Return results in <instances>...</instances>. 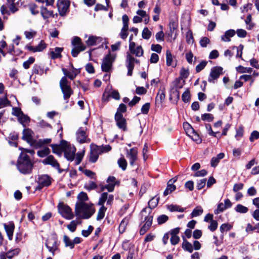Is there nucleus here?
<instances>
[{"label": "nucleus", "instance_id": "f257e3e1", "mask_svg": "<svg viewBox=\"0 0 259 259\" xmlns=\"http://www.w3.org/2000/svg\"><path fill=\"white\" fill-rule=\"evenodd\" d=\"M95 212V209L92 204H88L84 202H77L75 204V215L79 219H88Z\"/></svg>", "mask_w": 259, "mask_h": 259}, {"label": "nucleus", "instance_id": "f03ea898", "mask_svg": "<svg viewBox=\"0 0 259 259\" xmlns=\"http://www.w3.org/2000/svg\"><path fill=\"white\" fill-rule=\"evenodd\" d=\"M17 166L21 173L29 174L32 172L33 164L26 153L21 152L18 157Z\"/></svg>", "mask_w": 259, "mask_h": 259}, {"label": "nucleus", "instance_id": "7ed1b4c3", "mask_svg": "<svg viewBox=\"0 0 259 259\" xmlns=\"http://www.w3.org/2000/svg\"><path fill=\"white\" fill-rule=\"evenodd\" d=\"M60 87L63 94V99L68 103L70 96L73 94V91L72 90L69 82L68 81L66 76L62 77L60 81Z\"/></svg>", "mask_w": 259, "mask_h": 259}, {"label": "nucleus", "instance_id": "20e7f679", "mask_svg": "<svg viewBox=\"0 0 259 259\" xmlns=\"http://www.w3.org/2000/svg\"><path fill=\"white\" fill-rule=\"evenodd\" d=\"M60 241L56 236H52L46 240L45 245L49 252L54 256L56 253H60Z\"/></svg>", "mask_w": 259, "mask_h": 259}, {"label": "nucleus", "instance_id": "39448f33", "mask_svg": "<svg viewBox=\"0 0 259 259\" xmlns=\"http://www.w3.org/2000/svg\"><path fill=\"white\" fill-rule=\"evenodd\" d=\"M57 208L59 213L62 217L67 220H71L74 218V214L71 208L63 202H59Z\"/></svg>", "mask_w": 259, "mask_h": 259}, {"label": "nucleus", "instance_id": "423d86ee", "mask_svg": "<svg viewBox=\"0 0 259 259\" xmlns=\"http://www.w3.org/2000/svg\"><path fill=\"white\" fill-rule=\"evenodd\" d=\"M114 59L115 57L113 55H111L110 52L106 55L103 59L101 65L102 70L103 72H109L111 69Z\"/></svg>", "mask_w": 259, "mask_h": 259}, {"label": "nucleus", "instance_id": "0eeeda50", "mask_svg": "<svg viewBox=\"0 0 259 259\" xmlns=\"http://www.w3.org/2000/svg\"><path fill=\"white\" fill-rule=\"evenodd\" d=\"M223 68L220 66L213 67L211 69L209 76L208 78V82L214 83L221 74L223 73Z\"/></svg>", "mask_w": 259, "mask_h": 259}, {"label": "nucleus", "instance_id": "6e6552de", "mask_svg": "<svg viewBox=\"0 0 259 259\" xmlns=\"http://www.w3.org/2000/svg\"><path fill=\"white\" fill-rule=\"evenodd\" d=\"M70 1L68 0H58L57 7L59 14L61 16H64L68 12L70 6Z\"/></svg>", "mask_w": 259, "mask_h": 259}, {"label": "nucleus", "instance_id": "1a4fd4ad", "mask_svg": "<svg viewBox=\"0 0 259 259\" xmlns=\"http://www.w3.org/2000/svg\"><path fill=\"white\" fill-rule=\"evenodd\" d=\"M159 197L155 196L151 198L148 202V207H146L142 209L141 213L142 215H145L144 213H146L148 211V213L150 214L152 209L156 207L158 203L159 200Z\"/></svg>", "mask_w": 259, "mask_h": 259}, {"label": "nucleus", "instance_id": "9d476101", "mask_svg": "<svg viewBox=\"0 0 259 259\" xmlns=\"http://www.w3.org/2000/svg\"><path fill=\"white\" fill-rule=\"evenodd\" d=\"M116 179H107L106 184L103 185L102 183L99 184L101 191H104L105 189H107L108 192H113L114 190L115 186L116 184H119L118 181H115Z\"/></svg>", "mask_w": 259, "mask_h": 259}, {"label": "nucleus", "instance_id": "9b49d317", "mask_svg": "<svg viewBox=\"0 0 259 259\" xmlns=\"http://www.w3.org/2000/svg\"><path fill=\"white\" fill-rule=\"evenodd\" d=\"M76 149L74 147H72L71 145L67 142V144L64 149V156L69 161H73L74 159Z\"/></svg>", "mask_w": 259, "mask_h": 259}, {"label": "nucleus", "instance_id": "f8f14e48", "mask_svg": "<svg viewBox=\"0 0 259 259\" xmlns=\"http://www.w3.org/2000/svg\"><path fill=\"white\" fill-rule=\"evenodd\" d=\"M126 157L129 159L130 165L134 166L137 165L136 161L138 159V150L136 148H132L129 151H127Z\"/></svg>", "mask_w": 259, "mask_h": 259}, {"label": "nucleus", "instance_id": "ddd939ff", "mask_svg": "<svg viewBox=\"0 0 259 259\" xmlns=\"http://www.w3.org/2000/svg\"><path fill=\"white\" fill-rule=\"evenodd\" d=\"M114 118L118 127L124 132L127 131V123L123 115H119L118 114L115 115Z\"/></svg>", "mask_w": 259, "mask_h": 259}, {"label": "nucleus", "instance_id": "4468645a", "mask_svg": "<svg viewBox=\"0 0 259 259\" xmlns=\"http://www.w3.org/2000/svg\"><path fill=\"white\" fill-rule=\"evenodd\" d=\"M87 128L86 127H80L79 128L76 132V139L77 141L81 144L87 143L88 141L87 140V136L86 134V131Z\"/></svg>", "mask_w": 259, "mask_h": 259}, {"label": "nucleus", "instance_id": "2eb2a0df", "mask_svg": "<svg viewBox=\"0 0 259 259\" xmlns=\"http://www.w3.org/2000/svg\"><path fill=\"white\" fill-rule=\"evenodd\" d=\"M66 144L67 141L62 140L61 141L60 145H51V146L52 148L53 152L59 155H61L62 153L64 152V149H65Z\"/></svg>", "mask_w": 259, "mask_h": 259}, {"label": "nucleus", "instance_id": "dca6fc26", "mask_svg": "<svg viewBox=\"0 0 259 259\" xmlns=\"http://www.w3.org/2000/svg\"><path fill=\"white\" fill-rule=\"evenodd\" d=\"M99 154H101L99 150L97 148V145L92 144L91 145L89 161L91 162L95 163L97 161Z\"/></svg>", "mask_w": 259, "mask_h": 259}, {"label": "nucleus", "instance_id": "f3484780", "mask_svg": "<svg viewBox=\"0 0 259 259\" xmlns=\"http://www.w3.org/2000/svg\"><path fill=\"white\" fill-rule=\"evenodd\" d=\"M42 162L45 165H51L52 167L60 170V165L53 155H49L42 160Z\"/></svg>", "mask_w": 259, "mask_h": 259}, {"label": "nucleus", "instance_id": "a211bd4d", "mask_svg": "<svg viewBox=\"0 0 259 259\" xmlns=\"http://www.w3.org/2000/svg\"><path fill=\"white\" fill-rule=\"evenodd\" d=\"M37 186L35 188V191H40L44 187H48L52 184L51 179H38Z\"/></svg>", "mask_w": 259, "mask_h": 259}, {"label": "nucleus", "instance_id": "6ab92c4d", "mask_svg": "<svg viewBox=\"0 0 259 259\" xmlns=\"http://www.w3.org/2000/svg\"><path fill=\"white\" fill-rule=\"evenodd\" d=\"M63 50V48L56 47L54 50L52 49H50V55L52 59L54 60L60 58L62 57L61 53Z\"/></svg>", "mask_w": 259, "mask_h": 259}, {"label": "nucleus", "instance_id": "aec40b11", "mask_svg": "<svg viewBox=\"0 0 259 259\" xmlns=\"http://www.w3.org/2000/svg\"><path fill=\"white\" fill-rule=\"evenodd\" d=\"M4 228L9 239L10 240H12L13 239V232L15 229L14 224L13 222L10 223L8 225L5 224Z\"/></svg>", "mask_w": 259, "mask_h": 259}, {"label": "nucleus", "instance_id": "412c9836", "mask_svg": "<svg viewBox=\"0 0 259 259\" xmlns=\"http://www.w3.org/2000/svg\"><path fill=\"white\" fill-rule=\"evenodd\" d=\"M33 131L29 128H25L23 131L22 139L27 141L28 143H31L33 140L32 135Z\"/></svg>", "mask_w": 259, "mask_h": 259}, {"label": "nucleus", "instance_id": "4be33fe9", "mask_svg": "<svg viewBox=\"0 0 259 259\" xmlns=\"http://www.w3.org/2000/svg\"><path fill=\"white\" fill-rule=\"evenodd\" d=\"M185 83V81L181 78L178 77L172 82L173 88L172 90H177L182 89Z\"/></svg>", "mask_w": 259, "mask_h": 259}, {"label": "nucleus", "instance_id": "5701e85b", "mask_svg": "<svg viewBox=\"0 0 259 259\" xmlns=\"http://www.w3.org/2000/svg\"><path fill=\"white\" fill-rule=\"evenodd\" d=\"M183 242L182 244V248L190 253H192L193 251V246L192 244L187 241L185 236H183Z\"/></svg>", "mask_w": 259, "mask_h": 259}, {"label": "nucleus", "instance_id": "b1692460", "mask_svg": "<svg viewBox=\"0 0 259 259\" xmlns=\"http://www.w3.org/2000/svg\"><path fill=\"white\" fill-rule=\"evenodd\" d=\"M235 31L234 29H229L226 31L225 34L222 36L221 39L224 41H230V37L234 36L235 34Z\"/></svg>", "mask_w": 259, "mask_h": 259}, {"label": "nucleus", "instance_id": "393cba45", "mask_svg": "<svg viewBox=\"0 0 259 259\" xmlns=\"http://www.w3.org/2000/svg\"><path fill=\"white\" fill-rule=\"evenodd\" d=\"M40 14L44 19H47L50 17H54L53 11H49L44 7H41Z\"/></svg>", "mask_w": 259, "mask_h": 259}, {"label": "nucleus", "instance_id": "a878e982", "mask_svg": "<svg viewBox=\"0 0 259 259\" xmlns=\"http://www.w3.org/2000/svg\"><path fill=\"white\" fill-rule=\"evenodd\" d=\"M44 73V68L38 64H34L32 69V75L35 74L39 75H42Z\"/></svg>", "mask_w": 259, "mask_h": 259}, {"label": "nucleus", "instance_id": "bb28decb", "mask_svg": "<svg viewBox=\"0 0 259 259\" xmlns=\"http://www.w3.org/2000/svg\"><path fill=\"white\" fill-rule=\"evenodd\" d=\"M86 47L84 45L74 47L71 50V55L73 57H76L80 52L85 50Z\"/></svg>", "mask_w": 259, "mask_h": 259}, {"label": "nucleus", "instance_id": "cd10ccee", "mask_svg": "<svg viewBox=\"0 0 259 259\" xmlns=\"http://www.w3.org/2000/svg\"><path fill=\"white\" fill-rule=\"evenodd\" d=\"M101 41V38L95 36H90L86 41V44L89 46H95L97 42Z\"/></svg>", "mask_w": 259, "mask_h": 259}, {"label": "nucleus", "instance_id": "c85d7f7f", "mask_svg": "<svg viewBox=\"0 0 259 259\" xmlns=\"http://www.w3.org/2000/svg\"><path fill=\"white\" fill-rule=\"evenodd\" d=\"M165 97V94L164 89L163 90L160 89L156 97V102L159 104H161L164 100Z\"/></svg>", "mask_w": 259, "mask_h": 259}, {"label": "nucleus", "instance_id": "c756f323", "mask_svg": "<svg viewBox=\"0 0 259 259\" xmlns=\"http://www.w3.org/2000/svg\"><path fill=\"white\" fill-rule=\"evenodd\" d=\"M135 58L130 54H127L126 59V66L127 68H134Z\"/></svg>", "mask_w": 259, "mask_h": 259}, {"label": "nucleus", "instance_id": "7c9ffc66", "mask_svg": "<svg viewBox=\"0 0 259 259\" xmlns=\"http://www.w3.org/2000/svg\"><path fill=\"white\" fill-rule=\"evenodd\" d=\"M20 249L19 248H15L9 250L8 252H5L6 257L9 259H12L14 256L17 255L20 252Z\"/></svg>", "mask_w": 259, "mask_h": 259}, {"label": "nucleus", "instance_id": "2f4dec72", "mask_svg": "<svg viewBox=\"0 0 259 259\" xmlns=\"http://www.w3.org/2000/svg\"><path fill=\"white\" fill-rule=\"evenodd\" d=\"M128 223V219L127 218H124L121 223H120L119 226V231L120 233H123L124 232L126 229V227Z\"/></svg>", "mask_w": 259, "mask_h": 259}, {"label": "nucleus", "instance_id": "473e14b6", "mask_svg": "<svg viewBox=\"0 0 259 259\" xmlns=\"http://www.w3.org/2000/svg\"><path fill=\"white\" fill-rule=\"evenodd\" d=\"M257 230V232L259 233V223L254 226H252L250 223L247 224L245 231L248 233H251L253 231Z\"/></svg>", "mask_w": 259, "mask_h": 259}, {"label": "nucleus", "instance_id": "72a5a7b5", "mask_svg": "<svg viewBox=\"0 0 259 259\" xmlns=\"http://www.w3.org/2000/svg\"><path fill=\"white\" fill-rule=\"evenodd\" d=\"M62 70L65 75V76H67L71 80L74 79L76 76L80 72V71H77L76 73H73L72 72H69L66 68H62Z\"/></svg>", "mask_w": 259, "mask_h": 259}, {"label": "nucleus", "instance_id": "f704fd0d", "mask_svg": "<svg viewBox=\"0 0 259 259\" xmlns=\"http://www.w3.org/2000/svg\"><path fill=\"white\" fill-rule=\"evenodd\" d=\"M98 185L95 182L91 181L86 183L84 185V188L89 191L96 189Z\"/></svg>", "mask_w": 259, "mask_h": 259}, {"label": "nucleus", "instance_id": "c9c22d12", "mask_svg": "<svg viewBox=\"0 0 259 259\" xmlns=\"http://www.w3.org/2000/svg\"><path fill=\"white\" fill-rule=\"evenodd\" d=\"M18 121L23 125L25 126V123H27L30 121V118L23 112L18 117Z\"/></svg>", "mask_w": 259, "mask_h": 259}, {"label": "nucleus", "instance_id": "e433bc0d", "mask_svg": "<svg viewBox=\"0 0 259 259\" xmlns=\"http://www.w3.org/2000/svg\"><path fill=\"white\" fill-rule=\"evenodd\" d=\"M11 106V102L8 99L6 96L4 98H0V109L7 106Z\"/></svg>", "mask_w": 259, "mask_h": 259}, {"label": "nucleus", "instance_id": "4c0bfd02", "mask_svg": "<svg viewBox=\"0 0 259 259\" xmlns=\"http://www.w3.org/2000/svg\"><path fill=\"white\" fill-rule=\"evenodd\" d=\"M106 210L107 208L105 206H101L98 211L97 216V220L98 221L101 220L104 218Z\"/></svg>", "mask_w": 259, "mask_h": 259}, {"label": "nucleus", "instance_id": "58836bf2", "mask_svg": "<svg viewBox=\"0 0 259 259\" xmlns=\"http://www.w3.org/2000/svg\"><path fill=\"white\" fill-rule=\"evenodd\" d=\"M63 241L66 247H69L71 249L74 247L73 240H71L69 237L66 235L63 237Z\"/></svg>", "mask_w": 259, "mask_h": 259}, {"label": "nucleus", "instance_id": "ea45409f", "mask_svg": "<svg viewBox=\"0 0 259 259\" xmlns=\"http://www.w3.org/2000/svg\"><path fill=\"white\" fill-rule=\"evenodd\" d=\"M235 210L241 213H245L248 211V208L242 204H238L235 207Z\"/></svg>", "mask_w": 259, "mask_h": 259}, {"label": "nucleus", "instance_id": "a19ab883", "mask_svg": "<svg viewBox=\"0 0 259 259\" xmlns=\"http://www.w3.org/2000/svg\"><path fill=\"white\" fill-rule=\"evenodd\" d=\"M108 196L107 192H103L101 194L98 204L100 206H104V203L107 201Z\"/></svg>", "mask_w": 259, "mask_h": 259}, {"label": "nucleus", "instance_id": "79ce46f5", "mask_svg": "<svg viewBox=\"0 0 259 259\" xmlns=\"http://www.w3.org/2000/svg\"><path fill=\"white\" fill-rule=\"evenodd\" d=\"M167 209L171 212L178 211L183 212L184 211V208L177 205L171 204L167 206Z\"/></svg>", "mask_w": 259, "mask_h": 259}, {"label": "nucleus", "instance_id": "37998d69", "mask_svg": "<svg viewBox=\"0 0 259 259\" xmlns=\"http://www.w3.org/2000/svg\"><path fill=\"white\" fill-rule=\"evenodd\" d=\"M203 213V209L201 207H197L194 208L191 213V218L196 217L201 215Z\"/></svg>", "mask_w": 259, "mask_h": 259}, {"label": "nucleus", "instance_id": "c03bdc74", "mask_svg": "<svg viewBox=\"0 0 259 259\" xmlns=\"http://www.w3.org/2000/svg\"><path fill=\"white\" fill-rule=\"evenodd\" d=\"M97 148L99 150L100 154L104 152H108L110 151L112 149L111 146L109 145H106L105 146L102 145V146H97Z\"/></svg>", "mask_w": 259, "mask_h": 259}, {"label": "nucleus", "instance_id": "a18cd8bd", "mask_svg": "<svg viewBox=\"0 0 259 259\" xmlns=\"http://www.w3.org/2000/svg\"><path fill=\"white\" fill-rule=\"evenodd\" d=\"M133 54L135 55L137 57H141L143 55V50L141 46H138L134 50L131 52Z\"/></svg>", "mask_w": 259, "mask_h": 259}, {"label": "nucleus", "instance_id": "49530a36", "mask_svg": "<svg viewBox=\"0 0 259 259\" xmlns=\"http://www.w3.org/2000/svg\"><path fill=\"white\" fill-rule=\"evenodd\" d=\"M50 153V150L49 148L46 147L42 150H38L37 152L38 156L40 157H44Z\"/></svg>", "mask_w": 259, "mask_h": 259}, {"label": "nucleus", "instance_id": "de8ad7c7", "mask_svg": "<svg viewBox=\"0 0 259 259\" xmlns=\"http://www.w3.org/2000/svg\"><path fill=\"white\" fill-rule=\"evenodd\" d=\"M119 166L123 170H125L127 166V162L123 157H120L117 161Z\"/></svg>", "mask_w": 259, "mask_h": 259}, {"label": "nucleus", "instance_id": "09e8293b", "mask_svg": "<svg viewBox=\"0 0 259 259\" xmlns=\"http://www.w3.org/2000/svg\"><path fill=\"white\" fill-rule=\"evenodd\" d=\"M168 220V217L165 214H161L157 217V221L158 225H162Z\"/></svg>", "mask_w": 259, "mask_h": 259}, {"label": "nucleus", "instance_id": "8fccbe9b", "mask_svg": "<svg viewBox=\"0 0 259 259\" xmlns=\"http://www.w3.org/2000/svg\"><path fill=\"white\" fill-rule=\"evenodd\" d=\"M35 61V58L33 57H30L28 60L25 61L23 63V67L27 69L30 67V65L32 64Z\"/></svg>", "mask_w": 259, "mask_h": 259}, {"label": "nucleus", "instance_id": "3c124183", "mask_svg": "<svg viewBox=\"0 0 259 259\" xmlns=\"http://www.w3.org/2000/svg\"><path fill=\"white\" fill-rule=\"evenodd\" d=\"M151 32L147 27H145L143 30L142 36L144 39H149L151 36Z\"/></svg>", "mask_w": 259, "mask_h": 259}, {"label": "nucleus", "instance_id": "603ef678", "mask_svg": "<svg viewBox=\"0 0 259 259\" xmlns=\"http://www.w3.org/2000/svg\"><path fill=\"white\" fill-rule=\"evenodd\" d=\"M237 71L241 73H251L252 71L251 68L244 67L243 66L240 65L236 68Z\"/></svg>", "mask_w": 259, "mask_h": 259}, {"label": "nucleus", "instance_id": "864d4df0", "mask_svg": "<svg viewBox=\"0 0 259 259\" xmlns=\"http://www.w3.org/2000/svg\"><path fill=\"white\" fill-rule=\"evenodd\" d=\"M150 186L151 184L149 182H146L144 183V184L141 186L140 191V194L143 195L144 193H146L147 190L150 188Z\"/></svg>", "mask_w": 259, "mask_h": 259}, {"label": "nucleus", "instance_id": "5fc2aeb1", "mask_svg": "<svg viewBox=\"0 0 259 259\" xmlns=\"http://www.w3.org/2000/svg\"><path fill=\"white\" fill-rule=\"evenodd\" d=\"M173 179H170L167 183V186L166 188L171 193L176 190V186L173 184V183H175L177 181V179H174L173 181H172Z\"/></svg>", "mask_w": 259, "mask_h": 259}, {"label": "nucleus", "instance_id": "6e6d98bb", "mask_svg": "<svg viewBox=\"0 0 259 259\" xmlns=\"http://www.w3.org/2000/svg\"><path fill=\"white\" fill-rule=\"evenodd\" d=\"M77 199L79 202H84L89 200V197L85 192H81L77 196Z\"/></svg>", "mask_w": 259, "mask_h": 259}, {"label": "nucleus", "instance_id": "4d7b16f0", "mask_svg": "<svg viewBox=\"0 0 259 259\" xmlns=\"http://www.w3.org/2000/svg\"><path fill=\"white\" fill-rule=\"evenodd\" d=\"M127 110V107L126 105L123 103H121L119 105L118 108H117V112L115 115L119 114L122 115V113L126 112Z\"/></svg>", "mask_w": 259, "mask_h": 259}, {"label": "nucleus", "instance_id": "13d9d810", "mask_svg": "<svg viewBox=\"0 0 259 259\" xmlns=\"http://www.w3.org/2000/svg\"><path fill=\"white\" fill-rule=\"evenodd\" d=\"M182 99L185 103L189 102L190 99V92L189 90H186L183 93L182 96Z\"/></svg>", "mask_w": 259, "mask_h": 259}, {"label": "nucleus", "instance_id": "bf43d9fd", "mask_svg": "<svg viewBox=\"0 0 259 259\" xmlns=\"http://www.w3.org/2000/svg\"><path fill=\"white\" fill-rule=\"evenodd\" d=\"M201 119L203 121L211 122L213 120L214 117L211 114L204 113L201 115Z\"/></svg>", "mask_w": 259, "mask_h": 259}, {"label": "nucleus", "instance_id": "052dcab7", "mask_svg": "<svg viewBox=\"0 0 259 259\" xmlns=\"http://www.w3.org/2000/svg\"><path fill=\"white\" fill-rule=\"evenodd\" d=\"M166 65L168 66L172 65V54L169 50H167L166 52Z\"/></svg>", "mask_w": 259, "mask_h": 259}, {"label": "nucleus", "instance_id": "680f3d73", "mask_svg": "<svg viewBox=\"0 0 259 259\" xmlns=\"http://www.w3.org/2000/svg\"><path fill=\"white\" fill-rule=\"evenodd\" d=\"M232 227V226L228 223L223 224L220 226V231L222 233H223L225 231H228L230 230Z\"/></svg>", "mask_w": 259, "mask_h": 259}, {"label": "nucleus", "instance_id": "e2e57ef3", "mask_svg": "<svg viewBox=\"0 0 259 259\" xmlns=\"http://www.w3.org/2000/svg\"><path fill=\"white\" fill-rule=\"evenodd\" d=\"M207 64V62L206 61H201L198 65L196 67V72L197 73L200 72L202 70Z\"/></svg>", "mask_w": 259, "mask_h": 259}, {"label": "nucleus", "instance_id": "0e129e2a", "mask_svg": "<svg viewBox=\"0 0 259 259\" xmlns=\"http://www.w3.org/2000/svg\"><path fill=\"white\" fill-rule=\"evenodd\" d=\"M189 75V72L188 69H185V68H182L180 71V78H181L183 79V78H187Z\"/></svg>", "mask_w": 259, "mask_h": 259}, {"label": "nucleus", "instance_id": "69168bd1", "mask_svg": "<svg viewBox=\"0 0 259 259\" xmlns=\"http://www.w3.org/2000/svg\"><path fill=\"white\" fill-rule=\"evenodd\" d=\"M37 6L35 4H32L29 5V8L32 15H36L39 13V11L37 10Z\"/></svg>", "mask_w": 259, "mask_h": 259}, {"label": "nucleus", "instance_id": "338daca9", "mask_svg": "<svg viewBox=\"0 0 259 259\" xmlns=\"http://www.w3.org/2000/svg\"><path fill=\"white\" fill-rule=\"evenodd\" d=\"M128 27H122L121 32L119 34L120 37L123 39H125L128 34Z\"/></svg>", "mask_w": 259, "mask_h": 259}, {"label": "nucleus", "instance_id": "774afa93", "mask_svg": "<svg viewBox=\"0 0 259 259\" xmlns=\"http://www.w3.org/2000/svg\"><path fill=\"white\" fill-rule=\"evenodd\" d=\"M218 226V223L216 220H212L210 222V225L208 226V228L211 232H213L217 230Z\"/></svg>", "mask_w": 259, "mask_h": 259}]
</instances>
